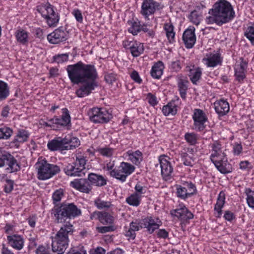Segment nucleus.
<instances>
[{
    "instance_id": "nucleus-1",
    "label": "nucleus",
    "mask_w": 254,
    "mask_h": 254,
    "mask_svg": "<svg viewBox=\"0 0 254 254\" xmlns=\"http://www.w3.org/2000/svg\"><path fill=\"white\" fill-rule=\"evenodd\" d=\"M66 70L72 83L82 84L76 91V94L78 97L82 98L89 95L97 87L96 80L98 74L93 65L86 64L79 61L75 64L68 65Z\"/></svg>"
},
{
    "instance_id": "nucleus-2",
    "label": "nucleus",
    "mask_w": 254,
    "mask_h": 254,
    "mask_svg": "<svg viewBox=\"0 0 254 254\" xmlns=\"http://www.w3.org/2000/svg\"><path fill=\"white\" fill-rule=\"evenodd\" d=\"M210 15L205 18L208 24L216 23L221 26L230 22L235 16V12L230 2L226 0L216 2L209 11Z\"/></svg>"
},
{
    "instance_id": "nucleus-3",
    "label": "nucleus",
    "mask_w": 254,
    "mask_h": 254,
    "mask_svg": "<svg viewBox=\"0 0 254 254\" xmlns=\"http://www.w3.org/2000/svg\"><path fill=\"white\" fill-rule=\"evenodd\" d=\"M161 224V221L159 218L152 217H146L138 222H132L130 224L129 230L126 232V236L135 238V232L142 228H146L147 232L152 234L155 230L158 229Z\"/></svg>"
},
{
    "instance_id": "nucleus-4",
    "label": "nucleus",
    "mask_w": 254,
    "mask_h": 254,
    "mask_svg": "<svg viewBox=\"0 0 254 254\" xmlns=\"http://www.w3.org/2000/svg\"><path fill=\"white\" fill-rule=\"evenodd\" d=\"M58 223L64 222L67 218H75L81 215V210L73 203H63L52 210Z\"/></svg>"
},
{
    "instance_id": "nucleus-5",
    "label": "nucleus",
    "mask_w": 254,
    "mask_h": 254,
    "mask_svg": "<svg viewBox=\"0 0 254 254\" xmlns=\"http://www.w3.org/2000/svg\"><path fill=\"white\" fill-rule=\"evenodd\" d=\"M35 167L37 170V178L40 180L49 179L59 173L61 170L58 165L50 164L45 159L37 162Z\"/></svg>"
},
{
    "instance_id": "nucleus-6",
    "label": "nucleus",
    "mask_w": 254,
    "mask_h": 254,
    "mask_svg": "<svg viewBox=\"0 0 254 254\" xmlns=\"http://www.w3.org/2000/svg\"><path fill=\"white\" fill-rule=\"evenodd\" d=\"M37 10L46 20L50 27H55L59 22L60 16L49 2L42 3L37 6Z\"/></svg>"
},
{
    "instance_id": "nucleus-7",
    "label": "nucleus",
    "mask_w": 254,
    "mask_h": 254,
    "mask_svg": "<svg viewBox=\"0 0 254 254\" xmlns=\"http://www.w3.org/2000/svg\"><path fill=\"white\" fill-rule=\"evenodd\" d=\"M135 170V167L130 164L122 162L118 169L110 172L111 177L116 178L121 182H125L127 177L132 174Z\"/></svg>"
},
{
    "instance_id": "nucleus-8",
    "label": "nucleus",
    "mask_w": 254,
    "mask_h": 254,
    "mask_svg": "<svg viewBox=\"0 0 254 254\" xmlns=\"http://www.w3.org/2000/svg\"><path fill=\"white\" fill-rule=\"evenodd\" d=\"M91 121L94 123H106L112 118V115L104 109L94 108L88 112Z\"/></svg>"
},
{
    "instance_id": "nucleus-9",
    "label": "nucleus",
    "mask_w": 254,
    "mask_h": 254,
    "mask_svg": "<svg viewBox=\"0 0 254 254\" xmlns=\"http://www.w3.org/2000/svg\"><path fill=\"white\" fill-rule=\"evenodd\" d=\"M67 39V32L61 27L55 29L53 32L47 35L48 41L53 44H56L65 41Z\"/></svg>"
},
{
    "instance_id": "nucleus-10",
    "label": "nucleus",
    "mask_w": 254,
    "mask_h": 254,
    "mask_svg": "<svg viewBox=\"0 0 254 254\" xmlns=\"http://www.w3.org/2000/svg\"><path fill=\"white\" fill-rule=\"evenodd\" d=\"M192 118L194 121L195 128L198 131L203 130L205 127L204 124L207 120V118L203 111L200 109H195Z\"/></svg>"
},
{
    "instance_id": "nucleus-11",
    "label": "nucleus",
    "mask_w": 254,
    "mask_h": 254,
    "mask_svg": "<svg viewBox=\"0 0 254 254\" xmlns=\"http://www.w3.org/2000/svg\"><path fill=\"white\" fill-rule=\"evenodd\" d=\"M90 218L91 220H98L104 225H112L114 222V217L111 214L105 211H94L91 214Z\"/></svg>"
},
{
    "instance_id": "nucleus-12",
    "label": "nucleus",
    "mask_w": 254,
    "mask_h": 254,
    "mask_svg": "<svg viewBox=\"0 0 254 254\" xmlns=\"http://www.w3.org/2000/svg\"><path fill=\"white\" fill-rule=\"evenodd\" d=\"M71 186L80 192L89 193L92 189L88 178L75 179L70 183Z\"/></svg>"
},
{
    "instance_id": "nucleus-13",
    "label": "nucleus",
    "mask_w": 254,
    "mask_h": 254,
    "mask_svg": "<svg viewBox=\"0 0 254 254\" xmlns=\"http://www.w3.org/2000/svg\"><path fill=\"white\" fill-rule=\"evenodd\" d=\"M62 115L61 118L57 116L51 119V121L54 123V127H64L70 124V116L69 112L66 108L62 109Z\"/></svg>"
},
{
    "instance_id": "nucleus-14",
    "label": "nucleus",
    "mask_w": 254,
    "mask_h": 254,
    "mask_svg": "<svg viewBox=\"0 0 254 254\" xmlns=\"http://www.w3.org/2000/svg\"><path fill=\"white\" fill-rule=\"evenodd\" d=\"M158 6V3L154 0H142L140 12L147 18L155 12Z\"/></svg>"
},
{
    "instance_id": "nucleus-15",
    "label": "nucleus",
    "mask_w": 254,
    "mask_h": 254,
    "mask_svg": "<svg viewBox=\"0 0 254 254\" xmlns=\"http://www.w3.org/2000/svg\"><path fill=\"white\" fill-rule=\"evenodd\" d=\"M159 160L161 169V175L163 179L169 180L173 171L171 163L167 160L165 156H160Z\"/></svg>"
},
{
    "instance_id": "nucleus-16",
    "label": "nucleus",
    "mask_w": 254,
    "mask_h": 254,
    "mask_svg": "<svg viewBox=\"0 0 254 254\" xmlns=\"http://www.w3.org/2000/svg\"><path fill=\"white\" fill-rule=\"evenodd\" d=\"M194 31L195 28L193 27H190L183 33V40L186 47L188 49L191 48L195 43L196 37Z\"/></svg>"
},
{
    "instance_id": "nucleus-17",
    "label": "nucleus",
    "mask_w": 254,
    "mask_h": 254,
    "mask_svg": "<svg viewBox=\"0 0 254 254\" xmlns=\"http://www.w3.org/2000/svg\"><path fill=\"white\" fill-rule=\"evenodd\" d=\"M171 214L183 222L192 219L193 217V215L185 206H180L179 208L173 210L171 211Z\"/></svg>"
},
{
    "instance_id": "nucleus-18",
    "label": "nucleus",
    "mask_w": 254,
    "mask_h": 254,
    "mask_svg": "<svg viewBox=\"0 0 254 254\" xmlns=\"http://www.w3.org/2000/svg\"><path fill=\"white\" fill-rule=\"evenodd\" d=\"M241 62L235 64V75L239 81H241L246 77V72L248 67V63L241 58Z\"/></svg>"
},
{
    "instance_id": "nucleus-19",
    "label": "nucleus",
    "mask_w": 254,
    "mask_h": 254,
    "mask_svg": "<svg viewBox=\"0 0 254 254\" xmlns=\"http://www.w3.org/2000/svg\"><path fill=\"white\" fill-rule=\"evenodd\" d=\"M216 168L222 174H228L232 171L231 165L227 163L226 156L212 161Z\"/></svg>"
},
{
    "instance_id": "nucleus-20",
    "label": "nucleus",
    "mask_w": 254,
    "mask_h": 254,
    "mask_svg": "<svg viewBox=\"0 0 254 254\" xmlns=\"http://www.w3.org/2000/svg\"><path fill=\"white\" fill-rule=\"evenodd\" d=\"M68 239H52V247L53 252L63 254L68 246Z\"/></svg>"
},
{
    "instance_id": "nucleus-21",
    "label": "nucleus",
    "mask_w": 254,
    "mask_h": 254,
    "mask_svg": "<svg viewBox=\"0 0 254 254\" xmlns=\"http://www.w3.org/2000/svg\"><path fill=\"white\" fill-rule=\"evenodd\" d=\"M124 47L130 50V53L134 57L139 56L144 51L143 44L137 42H129L127 45L125 43Z\"/></svg>"
},
{
    "instance_id": "nucleus-22",
    "label": "nucleus",
    "mask_w": 254,
    "mask_h": 254,
    "mask_svg": "<svg viewBox=\"0 0 254 254\" xmlns=\"http://www.w3.org/2000/svg\"><path fill=\"white\" fill-rule=\"evenodd\" d=\"M211 147L212 148V153L210 155L211 161L226 156L225 153L222 151L221 145L219 142L217 141L214 142L211 145Z\"/></svg>"
},
{
    "instance_id": "nucleus-23",
    "label": "nucleus",
    "mask_w": 254,
    "mask_h": 254,
    "mask_svg": "<svg viewBox=\"0 0 254 254\" xmlns=\"http://www.w3.org/2000/svg\"><path fill=\"white\" fill-rule=\"evenodd\" d=\"M186 70L189 72L188 75L190 78L191 81L194 84H196L197 82L199 80L201 76V70L199 67L196 68L193 65L187 66Z\"/></svg>"
},
{
    "instance_id": "nucleus-24",
    "label": "nucleus",
    "mask_w": 254,
    "mask_h": 254,
    "mask_svg": "<svg viewBox=\"0 0 254 254\" xmlns=\"http://www.w3.org/2000/svg\"><path fill=\"white\" fill-rule=\"evenodd\" d=\"M214 105L215 111L220 116L225 115L229 111V104L226 101L220 100L215 102Z\"/></svg>"
},
{
    "instance_id": "nucleus-25",
    "label": "nucleus",
    "mask_w": 254,
    "mask_h": 254,
    "mask_svg": "<svg viewBox=\"0 0 254 254\" xmlns=\"http://www.w3.org/2000/svg\"><path fill=\"white\" fill-rule=\"evenodd\" d=\"M207 58L203 59L205 64L208 67H214L218 64H221L222 60L219 54H210L206 55Z\"/></svg>"
},
{
    "instance_id": "nucleus-26",
    "label": "nucleus",
    "mask_w": 254,
    "mask_h": 254,
    "mask_svg": "<svg viewBox=\"0 0 254 254\" xmlns=\"http://www.w3.org/2000/svg\"><path fill=\"white\" fill-rule=\"evenodd\" d=\"M5 165L7 172L11 173L17 172L20 169V166L17 160L10 154L8 155V159Z\"/></svg>"
},
{
    "instance_id": "nucleus-27",
    "label": "nucleus",
    "mask_w": 254,
    "mask_h": 254,
    "mask_svg": "<svg viewBox=\"0 0 254 254\" xmlns=\"http://www.w3.org/2000/svg\"><path fill=\"white\" fill-rule=\"evenodd\" d=\"M73 231V225L66 224L62 227L56 234L57 238H68L71 236Z\"/></svg>"
},
{
    "instance_id": "nucleus-28",
    "label": "nucleus",
    "mask_w": 254,
    "mask_h": 254,
    "mask_svg": "<svg viewBox=\"0 0 254 254\" xmlns=\"http://www.w3.org/2000/svg\"><path fill=\"white\" fill-rule=\"evenodd\" d=\"M88 178L91 185H95L98 187H102L107 184L106 180L102 175L90 173L88 174Z\"/></svg>"
},
{
    "instance_id": "nucleus-29",
    "label": "nucleus",
    "mask_w": 254,
    "mask_h": 254,
    "mask_svg": "<svg viewBox=\"0 0 254 254\" xmlns=\"http://www.w3.org/2000/svg\"><path fill=\"white\" fill-rule=\"evenodd\" d=\"M64 173L69 176L82 177L84 176V173L81 171V169L77 168L75 164H68L64 169Z\"/></svg>"
},
{
    "instance_id": "nucleus-30",
    "label": "nucleus",
    "mask_w": 254,
    "mask_h": 254,
    "mask_svg": "<svg viewBox=\"0 0 254 254\" xmlns=\"http://www.w3.org/2000/svg\"><path fill=\"white\" fill-rule=\"evenodd\" d=\"M64 142V139L61 140L55 139L49 141L48 143L47 146L48 149L51 151L64 150L65 149Z\"/></svg>"
},
{
    "instance_id": "nucleus-31",
    "label": "nucleus",
    "mask_w": 254,
    "mask_h": 254,
    "mask_svg": "<svg viewBox=\"0 0 254 254\" xmlns=\"http://www.w3.org/2000/svg\"><path fill=\"white\" fill-rule=\"evenodd\" d=\"M164 64L162 62H158L152 67L151 71V76L156 79H159L163 73Z\"/></svg>"
},
{
    "instance_id": "nucleus-32",
    "label": "nucleus",
    "mask_w": 254,
    "mask_h": 254,
    "mask_svg": "<svg viewBox=\"0 0 254 254\" xmlns=\"http://www.w3.org/2000/svg\"><path fill=\"white\" fill-rule=\"evenodd\" d=\"M162 111L166 116L175 115L177 112V106L174 101L170 102L163 107Z\"/></svg>"
},
{
    "instance_id": "nucleus-33",
    "label": "nucleus",
    "mask_w": 254,
    "mask_h": 254,
    "mask_svg": "<svg viewBox=\"0 0 254 254\" xmlns=\"http://www.w3.org/2000/svg\"><path fill=\"white\" fill-rule=\"evenodd\" d=\"M225 203L224 194L220 192L217 198V202L215 205L214 210L217 212L216 214V217H220L222 214V208L224 206Z\"/></svg>"
},
{
    "instance_id": "nucleus-34",
    "label": "nucleus",
    "mask_w": 254,
    "mask_h": 254,
    "mask_svg": "<svg viewBox=\"0 0 254 254\" xmlns=\"http://www.w3.org/2000/svg\"><path fill=\"white\" fill-rule=\"evenodd\" d=\"M164 29L166 31V36L170 43L174 41L175 32L174 28L171 23H166L164 25Z\"/></svg>"
},
{
    "instance_id": "nucleus-35",
    "label": "nucleus",
    "mask_w": 254,
    "mask_h": 254,
    "mask_svg": "<svg viewBox=\"0 0 254 254\" xmlns=\"http://www.w3.org/2000/svg\"><path fill=\"white\" fill-rule=\"evenodd\" d=\"M127 154L128 155V159L135 165L139 164L142 161V154L139 150H136L130 153L129 151H128Z\"/></svg>"
},
{
    "instance_id": "nucleus-36",
    "label": "nucleus",
    "mask_w": 254,
    "mask_h": 254,
    "mask_svg": "<svg viewBox=\"0 0 254 254\" xmlns=\"http://www.w3.org/2000/svg\"><path fill=\"white\" fill-rule=\"evenodd\" d=\"M64 140L65 150L73 149L80 145V141L77 137H72L69 139L64 138Z\"/></svg>"
},
{
    "instance_id": "nucleus-37",
    "label": "nucleus",
    "mask_w": 254,
    "mask_h": 254,
    "mask_svg": "<svg viewBox=\"0 0 254 254\" xmlns=\"http://www.w3.org/2000/svg\"><path fill=\"white\" fill-rule=\"evenodd\" d=\"M87 160L85 157L81 154L76 155L75 161L73 163L75 166L78 168L81 169V171L84 173L85 175L86 170L85 169V165L86 163Z\"/></svg>"
},
{
    "instance_id": "nucleus-38",
    "label": "nucleus",
    "mask_w": 254,
    "mask_h": 254,
    "mask_svg": "<svg viewBox=\"0 0 254 254\" xmlns=\"http://www.w3.org/2000/svg\"><path fill=\"white\" fill-rule=\"evenodd\" d=\"M15 37L17 41L22 44H25L28 41V33L23 29L17 30L15 33Z\"/></svg>"
},
{
    "instance_id": "nucleus-39",
    "label": "nucleus",
    "mask_w": 254,
    "mask_h": 254,
    "mask_svg": "<svg viewBox=\"0 0 254 254\" xmlns=\"http://www.w3.org/2000/svg\"><path fill=\"white\" fill-rule=\"evenodd\" d=\"M177 195L178 197L183 199H186L192 196V193L191 192H188V190L186 187L178 186L177 188Z\"/></svg>"
},
{
    "instance_id": "nucleus-40",
    "label": "nucleus",
    "mask_w": 254,
    "mask_h": 254,
    "mask_svg": "<svg viewBox=\"0 0 254 254\" xmlns=\"http://www.w3.org/2000/svg\"><path fill=\"white\" fill-rule=\"evenodd\" d=\"M9 94L8 85L2 81H0V101L5 99Z\"/></svg>"
},
{
    "instance_id": "nucleus-41",
    "label": "nucleus",
    "mask_w": 254,
    "mask_h": 254,
    "mask_svg": "<svg viewBox=\"0 0 254 254\" xmlns=\"http://www.w3.org/2000/svg\"><path fill=\"white\" fill-rule=\"evenodd\" d=\"M141 201V197L137 193H133L126 198V202L130 205L138 206Z\"/></svg>"
},
{
    "instance_id": "nucleus-42",
    "label": "nucleus",
    "mask_w": 254,
    "mask_h": 254,
    "mask_svg": "<svg viewBox=\"0 0 254 254\" xmlns=\"http://www.w3.org/2000/svg\"><path fill=\"white\" fill-rule=\"evenodd\" d=\"M13 133L12 129L7 127H0V139H8Z\"/></svg>"
},
{
    "instance_id": "nucleus-43",
    "label": "nucleus",
    "mask_w": 254,
    "mask_h": 254,
    "mask_svg": "<svg viewBox=\"0 0 254 254\" xmlns=\"http://www.w3.org/2000/svg\"><path fill=\"white\" fill-rule=\"evenodd\" d=\"M94 204L99 209L109 208L112 206L110 201H104L101 198H97L95 199L94 200Z\"/></svg>"
},
{
    "instance_id": "nucleus-44",
    "label": "nucleus",
    "mask_w": 254,
    "mask_h": 254,
    "mask_svg": "<svg viewBox=\"0 0 254 254\" xmlns=\"http://www.w3.org/2000/svg\"><path fill=\"white\" fill-rule=\"evenodd\" d=\"M29 136V134L27 131L24 129L19 130L16 135V138L14 140L20 142H25L27 141Z\"/></svg>"
},
{
    "instance_id": "nucleus-45",
    "label": "nucleus",
    "mask_w": 254,
    "mask_h": 254,
    "mask_svg": "<svg viewBox=\"0 0 254 254\" xmlns=\"http://www.w3.org/2000/svg\"><path fill=\"white\" fill-rule=\"evenodd\" d=\"M181 157L183 160L184 164L188 166H192L194 160L193 157L186 152H182L181 153Z\"/></svg>"
},
{
    "instance_id": "nucleus-46",
    "label": "nucleus",
    "mask_w": 254,
    "mask_h": 254,
    "mask_svg": "<svg viewBox=\"0 0 254 254\" xmlns=\"http://www.w3.org/2000/svg\"><path fill=\"white\" fill-rule=\"evenodd\" d=\"M8 244L13 248L21 250L23 246V239H8Z\"/></svg>"
},
{
    "instance_id": "nucleus-47",
    "label": "nucleus",
    "mask_w": 254,
    "mask_h": 254,
    "mask_svg": "<svg viewBox=\"0 0 254 254\" xmlns=\"http://www.w3.org/2000/svg\"><path fill=\"white\" fill-rule=\"evenodd\" d=\"M185 138L187 142L190 145H194L197 141V137L195 133L187 132L185 135Z\"/></svg>"
},
{
    "instance_id": "nucleus-48",
    "label": "nucleus",
    "mask_w": 254,
    "mask_h": 254,
    "mask_svg": "<svg viewBox=\"0 0 254 254\" xmlns=\"http://www.w3.org/2000/svg\"><path fill=\"white\" fill-rule=\"evenodd\" d=\"M201 15L196 10L192 11L190 15V20L194 24L197 25L201 20Z\"/></svg>"
},
{
    "instance_id": "nucleus-49",
    "label": "nucleus",
    "mask_w": 254,
    "mask_h": 254,
    "mask_svg": "<svg viewBox=\"0 0 254 254\" xmlns=\"http://www.w3.org/2000/svg\"><path fill=\"white\" fill-rule=\"evenodd\" d=\"M245 36L251 41L254 46V24L248 27L245 33Z\"/></svg>"
},
{
    "instance_id": "nucleus-50",
    "label": "nucleus",
    "mask_w": 254,
    "mask_h": 254,
    "mask_svg": "<svg viewBox=\"0 0 254 254\" xmlns=\"http://www.w3.org/2000/svg\"><path fill=\"white\" fill-rule=\"evenodd\" d=\"M128 31L133 35H137L138 32L141 31V24L139 21H135L132 23L131 26L128 29Z\"/></svg>"
},
{
    "instance_id": "nucleus-51",
    "label": "nucleus",
    "mask_w": 254,
    "mask_h": 254,
    "mask_svg": "<svg viewBox=\"0 0 254 254\" xmlns=\"http://www.w3.org/2000/svg\"><path fill=\"white\" fill-rule=\"evenodd\" d=\"M98 150L102 155L107 157L112 156L114 152V149L109 147L100 148Z\"/></svg>"
},
{
    "instance_id": "nucleus-52",
    "label": "nucleus",
    "mask_w": 254,
    "mask_h": 254,
    "mask_svg": "<svg viewBox=\"0 0 254 254\" xmlns=\"http://www.w3.org/2000/svg\"><path fill=\"white\" fill-rule=\"evenodd\" d=\"M64 195L63 190L61 189L56 190L53 194L52 198L54 203L61 201Z\"/></svg>"
},
{
    "instance_id": "nucleus-53",
    "label": "nucleus",
    "mask_w": 254,
    "mask_h": 254,
    "mask_svg": "<svg viewBox=\"0 0 254 254\" xmlns=\"http://www.w3.org/2000/svg\"><path fill=\"white\" fill-rule=\"evenodd\" d=\"M68 55L67 54L58 55L54 57V60L57 63H63L68 60Z\"/></svg>"
},
{
    "instance_id": "nucleus-54",
    "label": "nucleus",
    "mask_w": 254,
    "mask_h": 254,
    "mask_svg": "<svg viewBox=\"0 0 254 254\" xmlns=\"http://www.w3.org/2000/svg\"><path fill=\"white\" fill-rule=\"evenodd\" d=\"M247 201L249 207L254 208V191L247 193Z\"/></svg>"
},
{
    "instance_id": "nucleus-55",
    "label": "nucleus",
    "mask_w": 254,
    "mask_h": 254,
    "mask_svg": "<svg viewBox=\"0 0 254 254\" xmlns=\"http://www.w3.org/2000/svg\"><path fill=\"white\" fill-rule=\"evenodd\" d=\"M146 99L149 104L152 106H154L158 104L156 97L150 93L147 94Z\"/></svg>"
},
{
    "instance_id": "nucleus-56",
    "label": "nucleus",
    "mask_w": 254,
    "mask_h": 254,
    "mask_svg": "<svg viewBox=\"0 0 254 254\" xmlns=\"http://www.w3.org/2000/svg\"><path fill=\"white\" fill-rule=\"evenodd\" d=\"M9 154L7 152L2 153L0 152V167L5 166L8 159V155H9Z\"/></svg>"
},
{
    "instance_id": "nucleus-57",
    "label": "nucleus",
    "mask_w": 254,
    "mask_h": 254,
    "mask_svg": "<svg viewBox=\"0 0 254 254\" xmlns=\"http://www.w3.org/2000/svg\"><path fill=\"white\" fill-rule=\"evenodd\" d=\"M134 189L135 190V192L134 193H137V194L141 197V195L145 193L146 192L145 188L139 184H137L135 185Z\"/></svg>"
},
{
    "instance_id": "nucleus-58",
    "label": "nucleus",
    "mask_w": 254,
    "mask_h": 254,
    "mask_svg": "<svg viewBox=\"0 0 254 254\" xmlns=\"http://www.w3.org/2000/svg\"><path fill=\"white\" fill-rule=\"evenodd\" d=\"M98 231L101 233H105L108 232L113 231L115 230L114 226L110 225L109 226H102L97 227Z\"/></svg>"
},
{
    "instance_id": "nucleus-59",
    "label": "nucleus",
    "mask_w": 254,
    "mask_h": 254,
    "mask_svg": "<svg viewBox=\"0 0 254 254\" xmlns=\"http://www.w3.org/2000/svg\"><path fill=\"white\" fill-rule=\"evenodd\" d=\"M36 254H50L49 247H44L42 245L39 246L36 251Z\"/></svg>"
},
{
    "instance_id": "nucleus-60",
    "label": "nucleus",
    "mask_w": 254,
    "mask_h": 254,
    "mask_svg": "<svg viewBox=\"0 0 254 254\" xmlns=\"http://www.w3.org/2000/svg\"><path fill=\"white\" fill-rule=\"evenodd\" d=\"M13 181L10 180H7L4 186V191L6 193L10 192L13 189Z\"/></svg>"
},
{
    "instance_id": "nucleus-61",
    "label": "nucleus",
    "mask_w": 254,
    "mask_h": 254,
    "mask_svg": "<svg viewBox=\"0 0 254 254\" xmlns=\"http://www.w3.org/2000/svg\"><path fill=\"white\" fill-rule=\"evenodd\" d=\"M116 79V75L114 73H107L105 75V80L108 83L112 84Z\"/></svg>"
},
{
    "instance_id": "nucleus-62",
    "label": "nucleus",
    "mask_w": 254,
    "mask_h": 254,
    "mask_svg": "<svg viewBox=\"0 0 254 254\" xmlns=\"http://www.w3.org/2000/svg\"><path fill=\"white\" fill-rule=\"evenodd\" d=\"M185 185L187 190L188 192H191L192 193V195L195 193L196 191V188L195 185L191 182H186L184 184Z\"/></svg>"
},
{
    "instance_id": "nucleus-63",
    "label": "nucleus",
    "mask_w": 254,
    "mask_h": 254,
    "mask_svg": "<svg viewBox=\"0 0 254 254\" xmlns=\"http://www.w3.org/2000/svg\"><path fill=\"white\" fill-rule=\"evenodd\" d=\"M72 13L73 15L74 16L76 20L82 23L83 21V16L81 13V12L79 9H74Z\"/></svg>"
},
{
    "instance_id": "nucleus-64",
    "label": "nucleus",
    "mask_w": 254,
    "mask_h": 254,
    "mask_svg": "<svg viewBox=\"0 0 254 254\" xmlns=\"http://www.w3.org/2000/svg\"><path fill=\"white\" fill-rule=\"evenodd\" d=\"M171 68L174 71H178L181 69V63L179 61L173 62L171 64Z\"/></svg>"
}]
</instances>
